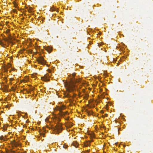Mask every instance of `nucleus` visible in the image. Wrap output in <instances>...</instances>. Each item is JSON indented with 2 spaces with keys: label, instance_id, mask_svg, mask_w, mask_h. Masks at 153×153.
<instances>
[{
  "label": "nucleus",
  "instance_id": "30",
  "mask_svg": "<svg viewBox=\"0 0 153 153\" xmlns=\"http://www.w3.org/2000/svg\"><path fill=\"white\" fill-rule=\"evenodd\" d=\"M78 143H77V148L78 147Z\"/></svg>",
  "mask_w": 153,
  "mask_h": 153
},
{
  "label": "nucleus",
  "instance_id": "33",
  "mask_svg": "<svg viewBox=\"0 0 153 153\" xmlns=\"http://www.w3.org/2000/svg\"><path fill=\"white\" fill-rule=\"evenodd\" d=\"M47 51H49L48 49H47Z\"/></svg>",
  "mask_w": 153,
  "mask_h": 153
},
{
  "label": "nucleus",
  "instance_id": "11",
  "mask_svg": "<svg viewBox=\"0 0 153 153\" xmlns=\"http://www.w3.org/2000/svg\"><path fill=\"white\" fill-rule=\"evenodd\" d=\"M42 79L43 80H44V81H47V78H45V77H42Z\"/></svg>",
  "mask_w": 153,
  "mask_h": 153
},
{
  "label": "nucleus",
  "instance_id": "6",
  "mask_svg": "<svg viewBox=\"0 0 153 153\" xmlns=\"http://www.w3.org/2000/svg\"><path fill=\"white\" fill-rule=\"evenodd\" d=\"M11 144L15 147H17L19 146V144L16 142L15 140L11 142Z\"/></svg>",
  "mask_w": 153,
  "mask_h": 153
},
{
  "label": "nucleus",
  "instance_id": "22",
  "mask_svg": "<svg viewBox=\"0 0 153 153\" xmlns=\"http://www.w3.org/2000/svg\"><path fill=\"white\" fill-rule=\"evenodd\" d=\"M14 6H15V7H16V6L17 5V4H14Z\"/></svg>",
  "mask_w": 153,
  "mask_h": 153
},
{
  "label": "nucleus",
  "instance_id": "12",
  "mask_svg": "<svg viewBox=\"0 0 153 153\" xmlns=\"http://www.w3.org/2000/svg\"><path fill=\"white\" fill-rule=\"evenodd\" d=\"M31 9H32V8H30L28 10V11L30 13L32 12V11L31 10Z\"/></svg>",
  "mask_w": 153,
  "mask_h": 153
},
{
  "label": "nucleus",
  "instance_id": "5",
  "mask_svg": "<svg viewBox=\"0 0 153 153\" xmlns=\"http://www.w3.org/2000/svg\"><path fill=\"white\" fill-rule=\"evenodd\" d=\"M8 37L9 39H8L6 38H3V39L5 42H7L13 44V43L11 41L12 40V37H11V36L10 35L9 36H8Z\"/></svg>",
  "mask_w": 153,
  "mask_h": 153
},
{
  "label": "nucleus",
  "instance_id": "26",
  "mask_svg": "<svg viewBox=\"0 0 153 153\" xmlns=\"http://www.w3.org/2000/svg\"><path fill=\"white\" fill-rule=\"evenodd\" d=\"M4 129L5 130H6L7 129L6 128H4Z\"/></svg>",
  "mask_w": 153,
  "mask_h": 153
},
{
  "label": "nucleus",
  "instance_id": "7",
  "mask_svg": "<svg viewBox=\"0 0 153 153\" xmlns=\"http://www.w3.org/2000/svg\"><path fill=\"white\" fill-rule=\"evenodd\" d=\"M73 146L75 147V148H76V141H74L72 143Z\"/></svg>",
  "mask_w": 153,
  "mask_h": 153
},
{
  "label": "nucleus",
  "instance_id": "32",
  "mask_svg": "<svg viewBox=\"0 0 153 153\" xmlns=\"http://www.w3.org/2000/svg\"><path fill=\"white\" fill-rule=\"evenodd\" d=\"M77 86H77V88H78ZM77 91H78V89H77Z\"/></svg>",
  "mask_w": 153,
  "mask_h": 153
},
{
  "label": "nucleus",
  "instance_id": "3",
  "mask_svg": "<svg viewBox=\"0 0 153 153\" xmlns=\"http://www.w3.org/2000/svg\"><path fill=\"white\" fill-rule=\"evenodd\" d=\"M65 106L63 105H62L60 106H57L56 107V109L57 110L59 111L60 112L61 114L62 115H65V114H67L68 113L67 112H66L65 113L62 111V110L65 108Z\"/></svg>",
  "mask_w": 153,
  "mask_h": 153
},
{
  "label": "nucleus",
  "instance_id": "4",
  "mask_svg": "<svg viewBox=\"0 0 153 153\" xmlns=\"http://www.w3.org/2000/svg\"><path fill=\"white\" fill-rule=\"evenodd\" d=\"M56 129L58 131L60 132L62 130V125L60 123H58L56 124L55 126Z\"/></svg>",
  "mask_w": 153,
  "mask_h": 153
},
{
  "label": "nucleus",
  "instance_id": "28",
  "mask_svg": "<svg viewBox=\"0 0 153 153\" xmlns=\"http://www.w3.org/2000/svg\"><path fill=\"white\" fill-rule=\"evenodd\" d=\"M105 116H107V114H105Z\"/></svg>",
  "mask_w": 153,
  "mask_h": 153
},
{
  "label": "nucleus",
  "instance_id": "2",
  "mask_svg": "<svg viewBox=\"0 0 153 153\" xmlns=\"http://www.w3.org/2000/svg\"><path fill=\"white\" fill-rule=\"evenodd\" d=\"M36 60L39 64H40L42 65H46L47 66L49 65L46 64V61H45L42 56H40L36 59Z\"/></svg>",
  "mask_w": 153,
  "mask_h": 153
},
{
  "label": "nucleus",
  "instance_id": "19",
  "mask_svg": "<svg viewBox=\"0 0 153 153\" xmlns=\"http://www.w3.org/2000/svg\"><path fill=\"white\" fill-rule=\"evenodd\" d=\"M4 70H5V71H6V72H7V71L8 70H7V68H4Z\"/></svg>",
  "mask_w": 153,
  "mask_h": 153
},
{
  "label": "nucleus",
  "instance_id": "27",
  "mask_svg": "<svg viewBox=\"0 0 153 153\" xmlns=\"http://www.w3.org/2000/svg\"><path fill=\"white\" fill-rule=\"evenodd\" d=\"M58 120L59 121H60V120L59 118H58Z\"/></svg>",
  "mask_w": 153,
  "mask_h": 153
},
{
  "label": "nucleus",
  "instance_id": "20",
  "mask_svg": "<svg viewBox=\"0 0 153 153\" xmlns=\"http://www.w3.org/2000/svg\"><path fill=\"white\" fill-rule=\"evenodd\" d=\"M14 80V79L13 78H11L10 79V81H13Z\"/></svg>",
  "mask_w": 153,
  "mask_h": 153
},
{
  "label": "nucleus",
  "instance_id": "21",
  "mask_svg": "<svg viewBox=\"0 0 153 153\" xmlns=\"http://www.w3.org/2000/svg\"><path fill=\"white\" fill-rule=\"evenodd\" d=\"M6 88L7 89H6V90L7 91V89H8V86H6Z\"/></svg>",
  "mask_w": 153,
  "mask_h": 153
},
{
  "label": "nucleus",
  "instance_id": "23",
  "mask_svg": "<svg viewBox=\"0 0 153 153\" xmlns=\"http://www.w3.org/2000/svg\"><path fill=\"white\" fill-rule=\"evenodd\" d=\"M34 88L33 87L32 88H31V91H33L34 90Z\"/></svg>",
  "mask_w": 153,
  "mask_h": 153
},
{
  "label": "nucleus",
  "instance_id": "29",
  "mask_svg": "<svg viewBox=\"0 0 153 153\" xmlns=\"http://www.w3.org/2000/svg\"><path fill=\"white\" fill-rule=\"evenodd\" d=\"M101 112H102V113H103V112L102 111H101Z\"/></svg>",
  "mask_w": 153,
  "mask_h": 153
},
{
  "label": "nucleus",
  "instance_id": "14",
  "mask_svg": "<svg viewBox=\"0 0 153 153\" xmlns=\"http://www.w3.org/2000/svg\"><path fill=\"white\" fill-rule=\"evenodd\" d=\"M10 152H11V153H19L18 152L16 153L15 151H12V150L10 151Z\"/></svg>",
  "mask_w": 153,
  "mask_h": 153
},
{
  "label": "nucleus",
  "instance_id": "15",
  "mask_svg": "<svg viewBox=\"0 0 153 153\" xmlns=\"http://www.w3.org/2000/svg\"><path fill=\"white\" fill-rule=\"evenodd\" d=\"M4 139V137L3 136H1L0 137V139L1 140H3Z\"/></svg>",
  "mask_w": 153,
  "mask_h": 153
},
{
  "label": "nucleus",
  "instance_id": "9",
  "mask_svg": "<svg viewBox=\"0 0 153 153\" xmlns=\"http://www.w3.org/2000/svg\"><path fill=\"white\" fill-rule=\"evenodd\" d=\"M85 146H88L90 145V142H87L86 143H85Z\"/></svg>",
  "mask_w": 153,
  "mask_h": 153
},
{
  "label": "nucleus",
  "instance_id": "34",
  "mask_svg": "<svg viewBox=\"0 0 153 153\" xmlns=\"http://www.w3.org/2000/svg\"><path fill=\"white\" fill-rule=\"evenodd\" d=\"M89 114H91V113H90V112H89Z\"/></svg>",
  "mask_w": 153,
  "mask_h": 153
},
{
  "label": "nucleus",
  "instance_id": "17",
  "mask_svg": "<svg viewBox=\"0 0 153 153\" xmlns=\"http://www.w3.org/2000/svg\"><path fill=\"white\" fill-rule=\"evenodd\" d=\"M63 147L64 148H65V149H66L67 148V146H66V145H64L63 146Z\"/></svg>",
  "mask_w": 153,
  "mask_h": 153
},
{
  "label": "nucleus",
  "instance_id": "10",
  "mask_svg": "<svg viewBox=\"0 0 153 153\" xmlns=\"http://www.w3.org/2000/svg\"><path fill=\"white\" fill-rule=\"evenodd\" d=\"M55 10V8L54 7L51 8L50 10L53 11Z\"/></svg>",
  "mask_w": 153,
  "mask_h": 153
},
{
  "label": "nucleus",
  "instance_id": "13",
  "mask_svg": "<svg viewBox=\"0 0 153 153\" xmlns=\"http://www.w3.org/2000/svg\"><path fill=\"white\" fill-rule=\"evenodd\" d=\"M90 137L91 138H94V134H92L91 135Z\"/></svg>",
  "mask_w": 153,
  "mask_h": 153
},
{
  "label": "nucleus",
  "instance_id": "31",
  "mask_svg": "<svg viewBox=\"0 0 153 153\" xmlns=\"http://www.w3.org/2000/svg\"><path fill=\"white\" fill-rule=\"evenodd\" d=\"M12 82H10V84H12Z\"/></svg>",
  "mask_w": 153,
  "mask_h": 153
},
{
  "label": "nucleus",
  "instance_id": "16",
  "mask_svg": "<svg viewBox=\"0 0 153 153\" xmlns=\"http://www.w3.org/2000/svg\"><path fill=\"white\" fill-rule=\"evenodd\" d=\"M11 65L10 64H9V65H8L7 68H10L11 67Z\"/></svg>",
  "mask_w": 153,
  "mask_h": 153
},
{
  "label": "nucleus",
  "instance_id": "24",
  "mask_svg": "<svg viewBox=\"0 0 153 153\" xmlns=\"http://www.w3.org/2000/svg\"><path fill=\"white\" fill-rule=\"evenodd\" d=\"M0 44H1V45L3 44V43L1 42H0Z\"/></svg>",
  "mask_w": 153,
  "mask_h": 153
},
{
  "label": "nucleus",
  "instance_id": "8",
  "mask_svg": "<svg viewBox=\"0 0 153 153\" xmlns=\"http://www.w3.org/2000/svg\"><path fill=\"white\" fill-rule=\"evenodd\" d=\"M81 79L80 78H79L78 79V78L77 77V83L78 82H81Z\"/></svg>",
  "mask_w": 153,
  "mask_h": 153
},
{
  "label": "nucleus",
  "instance_id": "25",
  "mask_svg": "<svg viewBox=\"0 0 153 153\" xmlns=\"http://www.w3.org/2000/svg\"><path fill=\"white\" fill-rule=\"evenodd\" d=\"M89 151L88 150L87 151V152H86L85 153H88V152H89Z\"/></svg>",
  "mask_w": 153,
  "mask_h": 153
},
{
  "label": "nucleus",
  "instance_id": "1",
  "mask_svg": "<svg viewBox=\"0 0 153 153\" xmlns=\"http://www.w3.org/2000/svg\"><path fill=\"white\" fill-rule=\"evenodd\" d=\"M76 73H73L70 76L71 80L69 82H66L65 85V86L67 90L69 91H74L76 90V80L75 78L76 76Z\"/></svg>",
  "mask_w": 153,
  "mask_h": 153
},
{
  "label": "nucleus",
  "instance_id": "18",
  "mask_svg": "<svg viewBox=\"0 0 153 153\" xmlns=\"http://www.w3.org/2000/svg\"><path fill=\"white\" fill-rule=\"evenodd\" d=\"M12 90L13 91H15V88H14V87H12Z\"/></svg>",
  "mask_w": 153,
  "mask_h": 153
}]
</instances>
